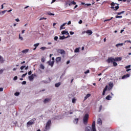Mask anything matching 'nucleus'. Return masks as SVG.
<instances>
[{"label": "nucleus", "instance_id": "obj_1", "mask_svg": "<svg viewBox=\"0 0 131 131\" xmlns=\"http://www.w3.org/2000/svg\"><path fill=\"white\" fill-rule=\"evenodd\" d=\"M85 131H96V121H93L92 127L90 126H87L85 128Z\"/></svg>", "mask_w": 131, "mask_h": 131}, {"label": "nucleus", "instance_id": "obj_2", "mask_svg": "<svg viewBox=\"0 0 131 131\" xmlns=\"http://www.w3.org/2000/svg\"><path fill=\"white\" fill-rule=\"evenodd\" d=\"M118 4L114 3V2H112L111 4V5L112 7H111V8L112 10H114V11H117L118 9H119V6H118Z\"/></svg>", "mask_w": 131, "mask_h": 131}, {"label": "nucleus", "instance_id": "obj_3", "mask_svg": "<svg viewBox=\"0 0 131 131\" xmlns=\"http://www.w3.org/2000/svg\"><path fill=\"white\" fill-rule=\"evenodd\" d=\"M88 121H89V114H86L83 118V123L84 125L88 124Z\"/></svg>", "mask_w": 131, "mask_h": 131}, {"label": "nucleus", "instance_id": "obj_4", "mask_svg": "<svg viewBox=\"0 0 131 131\" xmlns=\"http://www.w3.org/2000/svg\"><path fill=\"white\" fill-rule=\"evenodd\" d=\"M51 124H52V121H51V120H49L47 122L46 125L45 126L46 130H48V129H50V127H51Z\"/></svg>", "mask_w": 131, "mask_h": 131}, {"label": "nucleus", "instance_id": "obj_5", "mask_svg": "<svg viewBox=\"0 0 131 131\" xmlns=\"http://www.w3.org/2000/svg\"><path fill=\"white\" fill-rule=\"evenodd\" d=\"M35 119H33L27 122V125L28 126H30V125H32L34 123V122L35 121Z\"/></svg>", "mask_w": 131, "mask_h": 131}, {"label": "nucleus", "instance_id": "obj_6", "mask_svg": "<svg viewBox=\"0 0 131 131\" xmlns=\"http://www.w3.org/2000/svg\"><path fill=\"white\" fill-rule=\"evenodd\" d=\"M108 63H113L115 62V59L112 57H110L107 59Z\"/></svg>", "mask_w": 131, "mask_h": 131}, {"label": "nucleus", "instance_id": "obj_7", "mask_svg": "<svg viewBox=\"0 0 131 131\" xmlns=\"http://www.w3.org/2000/svg\"><path fill=\"white\" fill-rule=\"evenodd\" d=\"M35 76H36V75L34 74H32L31 76H29V79L30 81H32V80H33V79Z\"/></svg>", "mask_w": 131, "mask_h": 131}, {"label": "nucleus", "instance_id": "obj_8", "mask_svg": "<svg viewBox=\"0 0 131 131\" xmlns=\"http://www.w3.org/2000/svg\"><path fill=\"white\" fill-rule=\"evenodd\" d=\"M48 63L50 66H51V67H53V66H54V63H55V61L50 60L48 61Z\"/></svg>", "mask_w": 131, "mask_h": 131}, {"label": "nucleus", "instance_id": "obj_9", "mask_svg": "<svg viewBox=\"0 0 131 131\" xmlns=\"http://www.w3.org/2000/svg\"><path fill=\"white\" fill-rule=\"evenodd\" d=\"M84 33H87V34H89V35H91V34H93V31L91 30H88L85 32H84Z\"/></svg>", "mask_w": 131, "mask_h": 131}, {"label": "nucleus", "instance_id": "obj_10", "mask_svg": "<svg viewBox=\"0 0 131 131\" xmlns=\"http://www.w3.org/2000/svg\"><path fill=\"white\" fill-rule=\"evenodd\" d=\"M58 53H59V54H61V55H64V54H65V51L63 50L59 49L58 50Z\"/></svg>", "mask_w": 131, "mask_h": 131}, {"label": "nucleus", "instance_id": "obj_11", "mask_svg": "<svg viewBox=\"0 0 131 131\" xmlns=\"http://www.w3.org/2000/svg\"><path fill=\"white\" fill-rule=\"evenodd\" d=\"M50 101H51V99L49 98H46L44 100H43V103L44 104H47V103H49V102H50Z\"/></svg>", "mask_w": 131, "mask_h": 131}, {"label": "nucleus", "instance_id": "obj_12", "mask_svg": "<svg viewBox=\"0 0 131 131\" xmlns=\"http://www.w3.org/2000/svg\"><path fill=\"white\" fill-rule=\"evenodd\" d=\"M123 45H125V43H118V44L116 45V47L117 48H118L119 47H122V46H123Z\"/></svg>", "mask_w": 131, "mask_h": 131}, {"label": "nucleus", "instance_id": "obj_13", "mask_svg": "<svg viewBox=\"0 0 131 131\" xmlns=\"http://www.w3.org/2000/svg\"><path fill=\"white\" fill-rule=\"evenodd\" d=\"M80 48H77L74 50V53H79Z\"/></svg>", "mask_w": 131, "mask_h": 131}, {"label": "nucleus", "instance_id": "obj_14", "mask_svg": "<svg viewBox=\"0 0 131 131\" xmlns=\"http://www.w3.org/2000/svg\"><path fill=\"white\" fill-rule=\"evenodd\" d=\"M62 34H66L67 35H69V33H68V31H63L61 32Z\"/></svg>", "mask_w": 131, "mask_h": 131}, {"label": "nucleus", "instance_id": "obj_15", "mask_svg": "<svg viewBox=\"0 0 131 131\" xmlns=\"http://www.w3.org/2000/svg\"><path fill=\"white\" fill-rule=\"evenodd\" d=\"M97 123L98 124H99V125H101L102 124V120H101V119H98L97 120Z\"/></svg>", "mask_w": 131, "mask_h": 131}, {"label": "nucleus", "instance_id": "obj_16", "mask_svg": "<svg viewBox=\"0 0 131 131\" xmlns=\"http://www.w3.org/2000/svg\"><path fill=\"white\" fill-rule=\"evenodd\" d=\"M61 85V82H59L58 83H55V88H59Z\"/></svg>", "mask_w": 131, "mask_h": 131}, {"label": "nucleus", "instance_id": "obj_17", "mask_svg": "<svg viewBox=\"0 0 131 131\" xmlns=\"http://www.w3.org/2000/svg\"><path fill=\"white\" fill-rule=\"evenodd\" d=\"M28 52H29V49H26V50H24L21 51L22 53H23L24 54H26Z\"/></svg>", "mask_w": 131, "mask_h": 131}, {"label": "nucleus", "instance_id": "obj_18", "mask_svg": "<svg viewBox=\"0 0 131 131\" xmlns=\"http://www.w3.org/2000/svg\"><path fill=\"white\" fill-rule=\"evenodd\" d=\"M122 58L121 57H116L115 58V61H121Z\"/></svg>", "mask_w": 131, "mask_h": 131}, {"label": "nucleus", "instance_id": "obj_19", "mask_svg": "<svg viewBox=\"0 0 131 131\" xmlns=\"http://www.w3.org/2000/svg\"><path fill=\"white\" fill-rule=\"evenodd\" d=\"M90 97H91V94H88L84 97V101H85V100H86V99H88V98H90Z\"/></svg>", "mask_w": 131, "mask_h": 131}, {"label": "nucleus", "instance_id": "obj_20", "mask_svg": "<svg viewBox=\"0 0 131 131\" xmlns=\"http://www.w3.org/2000/svg\"><path fill=\"white\" fill-rule=\"evenodd\" d=\"M78 118L75 119L74 120V123H75V124H77V123H78Z\"/></svg>", "mask_w": 131, "mask_h": 131}, {"label": "nucleus", "instance_id": "obj_21", "mask_svg": "<svg viewBox=\"0 0 131 131\" xmlns=\"http://www.w3.org/2000/svg\"><path fill=\"white\" fill-rule=\"evenodd\" d=\"M40 69H42V70H44V69H45V66L42 63H41L40 64Z\"/></svg>", "mask_w": 131, "mask_h": 131}, {"label": "nucleus", "instance_id": "obj_22", "mask_svg": "<svg viewBox=\"0 0 131 131\" xmlns=\"http://www.w3.org/2000/svg\"><path fill=\"white\" fill-rule=\"evenodd\" d=\"M106 100H110L111 99H112V97H111L110 95L107 96L105 98Z\"/></svg>", "mask_w": 131, "mask_h": 131}, {"label": "nucleus", "instance_id": "obj_23", "mask_svg": "<svg viewBox=\"0 0 131 131\" xmlns=\"http://www.w3.org/2000/svg\"><path fill=\"white\" fill-rule=\"evenodd\" d=\"M56 60L57 63H59V62H60L61 61V57H58L56 58Z\"/></svg>", "mask_w": 131, "mask_h": 131}, {"label": "nucleus", "instance_id": "obj_24", "mask_svg": "<svg viewBox=\"0 0 131 131\" xmlns=\"http://www.w3.org/2000/svg\"><path fill=\"white\" fill-rule=\"evenodd\" d=\"M18 39H20V40H23V37L21 36V34H19Z\"/></svg>", "mask_w": 131, "mask_h": 131}, {"label": "nucleus", "instance_id": "obj_25", "mask_svg": "<svg viewBox=\"0 0 131 131\" xmlns=\"http://www.w3.org/2000/svg\"><path fill=\"white\" fill-rule=\"evenodd\" d=\"M65 38H66V37L64 35L59 36V39H65Z\"/></svg>", "mask_w": 131, "mask_h": 131}, {"label": "nucleus", "instance_id": "obj_26", "mask_svg": "<svg viewBox=\"0 0 131 131\" xmlns=\"http://www.w3.org/2000/svg\"><path fill=\"white\" fill-rule=\"evenodd\" d=\"M47 14H48V15H49L50 16H55V14L51 13V12H48L47 13Z\"/></svg>", "mask_w": 131, "mask_h": 131}, {"label": "nucleus", "instance_id": "obj_27", "mask_svg": "<svg viewBox=\"0 0 131 131\" xmlns=\"http://www.w3.org/2000/svg\"><path fill=\"white\" fill-rule=\"evenodd\" d=\"M66 24H67V23H64L63 25H62L61 26H60V30H62V27H64V26H65Z\"/></svg>", "mask_w": 131, "mask_h": 131}, {"label": "nucleus", "instance_id": "obj_28", "mask_svg": "<svg viewBox=\"0 0 131 131\" xmlns=\"http://www.w3.org/2000/svg\"><path fill=\"white\" fill-rule=\"evenodd\" d=\"M108 85L111 86V88H113V83L110 82L108 84Z\"/></svg>", "mask_w": 131, "mask_h": 131}, {"label": "nucleus", "instance_id": "obj_29", "mask_svg": "<svg viewBox=\"0 0 131 131\" xmlns=\"http://www.w3.org/2000/svg\"><path fill=\"white\" fill-rule=\"evenodd\" d=\"M47 47H41L40 50H42V51H45V50H47Z\"/></svg>", "mask_w": 131, "mask_h": 131}, {"label": "nucleus", "instance_id": "obj_30", "mask_svg": "<svg viewBox=\"0 0 131 131\" xmlns=\"http://www.w3.org/2000/svg\"><path fill=\"white\" fill-rule=\"evenodd\" d=\"M19 95H20V93H19V92H16L14 94V95L16 96V97H18V96H19Z\"/></svg>", "mask_w": 131, "mask_h": 131}, {"label": "nucleus", "instance_id": "obj_31", "mask_svg": "<svg viewBox=\"0 0 131 131\" xmlns=\"http://www.w3.org/2000/svg\"><path fill=\"white\" fill-rule=\"evenodd\" d=\"M0 62H4V58L0 55Z\"/></svg>", "mask_w": 131, "mask_h": 131}, {"label": "nucleus", "instance_id": "obj_32", "mask_svg": "<svg viewBox=\"0 0 131 131\" xmlns=\"http://www.w3.org/2000/svg\"><path fill=\"white\" fill-rule=\"evenodd\" d=\"M38 46H39V43H37L34 45V47H35V48H37V47H38Z\"/></svg>", "mask_w": 131, "mask_h": 131}, {"label": "nucleus", "instance_id": "obj_33", "mask_svg": "<svg viewBox=\"0 0 131 131\" xmlns=\"http://www.w3.org/2000/svg\"><path fill=\"white\" fill-rule=\"evenodd\" d=\"M49 81H43V82H45V83H49V82H51V79L49 78Z\"/></svg>", "mask_w": 131, "mask_h": 131}, {"label": "nucleus", "instance_id": "obj_34", "mask_svg": "<svg viewBox=\"0 0 131 131\" xmlns=\"http://www.w3.org/2000/svg\"><path fill=\"white\" fill-rule=\"evenodd\" d=\"M25 67H26V66H21V67L20 68V69L21 70H23V69H24V68H25Z\"/></svg>", "mask_w": 131, "mask_h": 131}, {"label": "nucleus", "instance_id": "obj_35", "mask_svg": "<svg viewBox=\"0 0 131 131\" xmlns=\"http://www.w3.org/2000/svg\"><path fill=\"white\" fill-rule=\"evenodd\" d=\"M4 70L2 69L1 70H0V75L1 74H3V73L4 72Z\"/></svg>", "mask_w": 131, "mask_h": 131}, {"label": "nucleus", "instance_id": "obj_36", "mask_svg": "<svg viewBox=\"0 0 131 131\" xmlns=\"http://www.w3.org/2000/svg\"><path fill=\"white\" fill-rule=\"evenodd\" d=\"M76 101V99H75V98H73L72 102V103H75Z\"/></svg>", "mask_w": 131, "mask_h": 131}, {"label": "nucleus", "instance_id": "obj_37", "mask_svg": "<svg viewBox=\"0 0 131 131\" xmlns=\"http://www.w3.org/2000/svg\"><path fill=\"white\" fill-rule=\"evenodd\" d=\"M108 90V85H106L105 88L104 89L103 91H107Z\"/></svg>", "mask_w": 131, "mask_h": 131}, {"label": "nucleus", "instance_id": "obj_38", "mask_svg": "<svg viewBox=\"0 0 131 131\" xmlns=\"http://www.w3.org/2000/svg\"><path fill=\"white\" fill-rule=\"evenodd\" d=\"M88 73H90V70H88L84 72L85 74H88Z\"/></svg>", "mask_w": 131, "mask_h": 131}, {"label": "nucleus", "instance_id": "obj_39", "mask_svg": "<svg viewBox=\"0 0 131 131\" xmlns=\"http://www.w3.org/2000/svg\"><path fill=\"white\" fill-rule=\"evenodd\" d=\"M71 5H76V3L74 1H72L71 3Z\"/></svg>", "mask_w": 131, "mask_h": 131}, {"label": "nucleus", "instance_id": "obj_40", "mask_svg": "<svg viewBox=\"0 0 131 131\" xmlns=\"http://www.w3.org/2000/svg\"><path fill=\"white\" fill-rule=\"evenodd\" d=\"M113 64L114 66H117V63L115 62V61L113 62Z\"/></svg>", "mask_w": 131, "mask_h": 131}, {"label": "nucleus", "instance_id": "obj_41", "mask_svg": "<svg viewBox=\"0 0 131 131\" xmlns=\"http://www.w3.org/2000/svg\"><path fill=\"white\" fill-rule=\"evenodd\" d=\"M27 75V73L24 74L21 77H25Z\"/></svg>", "mask_w": 131, "mask_h": 131}, {"label": "nucleus", "instance_id": "obj_42", "mask_svg": "<svg viewBox=\"0 0 131 131\" xmlns=\"http://www.w3.org/2000/svg\"><path fill=\"white\" fill-rule=\"evenodd\" d=\"M124 13V11H122L121 12H119L117 13V15H121V14H123Z\"/></svg>", "mask_w": 131, "mask_h": 131}, {"label": "nucleus", "instance_id": "obj_43", "mask_svg": "<svg viewBox=\"0 0 131 131\" xmlns=\"http://www.w3.org/2000/svg\"><path fill=\"white\" fill-rule=\"evenodd\" d=\"M41 62H42V63L45 62V57H42L41 59Z\"/></svg>", "mask_w": 131, "mask_h": 131}, {"label": "nucleus", "instance_id": "obj_44", "mask_svg": "<svg viewBox=\"0 0 131 131\" xmlns=\"http://www.w3.org/2000/svg\"><path fill=\"white\" fill-rule=\"evenodd\" d=\"M116 18H122V16H118V15H116Z\"/></svg>", "mask_w": 131, "mask_h": 131}, {"label": "nucleus", "instance_id": "obj_45", "mask_svg": "<svg viewBox=\"0 0 131 131\" xmlns=\"http://www.w3.org/2000/svg\"><path fill=\"white\" fill-rule=\"evenodd\" d=\"M17 79H18V77H17V76H15L13 78V80H17Z\"/></svg>", "mask_w": 131, "mask_h": 131}, {"label": "nucleus", "instance_id": "obj_46", "mask_svg": "<svg viewBox=\"0 0 131 131\" xmlns=\"http://www.w3.org/2000/svg\"><path fill=\"white\" fill-rule=\"evenodd\" d=\"M128 68H130V65H128L125 67L126 69H128Z\"/></svg>", "mask_w": 131, "mask_h": 131}, {"label": "nucleus", "instance_id": "obj_47", "mask_svg": "<svg viewBox=\"0 0 131 131\" xmlns=\"http://www.w3.org/2000/svg\"><path fill=\"white\" fill-rule=\"evenodd\" d=\"M124 78H127L126 76L125 75L122 76V79H124Z\"/></svg>", "mask_w": 131, "mask_h": 131}, {"label": "nucleus", "instance_id": "obj_48", "mask_svg": "<svg viewBox=\"0 0 131 131\" xmlns=\"http://www.w3.org/2000/svg\"><path fill=\"white\" fill-rule=\"evenodd\" d=\"M21 84H26V81H23L21 82Z\"/></svg>", "mask_w": 131, "mask_h": 131}, {"label": "nucleus", "instance_id": "obj_49", "mask_svg": "<svg viewBox=\"0 0 131 131\" xmlns=\"http://www.w3.org/2000/svg\"><path fill=\"white\" fill-rule=\"evenodd\" d=\"M105 93H106V91L103 90V93H102V95H103V96H105Z\"/></svg>", "mask_w": 131, "mask_h": 131}, {"label": "nucleus", "instance_id": "obj_50", "mask_svg": "<svg viewBox=\"0 0 131 131\" xmlns=\"http://www.w3.org/2000/svg\"><path fill=\"white\" fill-rule=\"evenodd\" d=\"M58 36H55V37H54V40H58Z\"/></svg>", "mask_w": 131, "mask_h": 131}, {"label": "nucleus", "instance_id": "obj_51", "mask_svg": "<svg viewBox=\"0 0 131 131\" xmlns=\"http://www.w3.org/2000/svg\"><path fill=\"white\" fill-rule=\"evenodd\" d=\"M70 34H71V35H73V34H74V33L72 31L70 32Z\"/></svg>", "mask_w": 131, "mask_h": 131}, {"label": "nucleus", "instance_id": "obj_52", "mask_svg": "<svg viewBox=\"0 0 131 131\" xmlns=\"http://www.w3.org/2000/svg\"><path fill=\"white\" fill-rule=\"evenodd\" d=\"M32 73V72L31 71H29V72H28V74H29V75H31V74Z\"/></svg>", "mask_w": 131, "mask_h": 131}, {"label": "nucleus", "instance_id": "obj_53", "mask_svg": "<svg viewBox=\"0 0 131 131\" xmlns=\"http://www.w3.org/2000/svg\"><path fill=\"white\" fill-rule=\"evenodd\" d=\"M85 6H88L89 7L90 6H92V4H85Z\"/></svg>", "mask_w": 131, "mask_h": 131}, {"label": "nucleus", "instance_id": "obj_54", "mask_svg": "<svg viewBox=\"0 0 131 131\" xmlns=\"http://www.w3.org/2000/svg\"><path fill=\"white\" fill-rule=\"evenodd\" d=\"M28 68H29V67L27 66L26 67H25V70H28Z\"/></svg>", "mask_w": 131, "mask_h": 131}, {"label": "nucleus", "instance_id": "obj_55", "mask_svg": "<svg viewBox=\"0 0 131 131\" xmlns=\"http://www.w3.org/2000/svg\"><path fill=\"white\" fill-rule=\"evenodd\" d=\"M4 5H6V3H4V4H3L2 6H1V9H4Z\"/></svg>", "mask_w": 131, "mask_h": 131}, {"label": "nucleus", "instance_id": "obj_56", "mask_svg": "<svg viewBox=\"0 0 131 131\" xmlns=\"http://www.w3.org/2000/svg\"><path fill=\"white\" fill-rule=\"evenodd\" d=\"M3 91H4V88H0V92H3Z\"/></svg>", "mask_w": 131, "mask_h": 131}, {"label": "nucleus", "instance_id": "obj_57", "mask_svg": "<svg viewBox=\"0 0 131 131\" xmlns=\"http://www.w3.org/2000/svg\"><path fill=\"white\" fill-rule=\"evenodd\" d=\"M101 110H102V105H100L99 107V112L101 111Z\"/></svg>", "mask_w": 131, "mask_h": 131}, {"label": "nucleus", "instance_id": "obj_58", "mask_svg": "<svg viewBox=\"0 0 131 131\" xmlns=\"http://www.w3.org/2000/svg\"><path fill=\"white\" fill-rule=\"evenodd\" d=\"M15 21H16V22H19V21H20V20L19 19V18H16V19H15Z\"/></svg>", "mask_w": 131, "mask_h": 131}, {"label": "nucleus", "instance_id": "obj_59", "mask_svg": "<svg viewBox=\"0 0 131 131\" xmlns=\"http://www.w3.org/2000/svg\"><path fill=\"white\" fill-rule=\"evenodd\" d=\"M82 23V20H80L79 21V24H81Z\"/></svg>", "mask_w": 131, "mask_h": 131}, {"label": "nucleus", "instance_id": "obj_60", "mask_svg": "<svg viewBox=\"0 0 131 131\" xmlns=\"http://www.w3.org/2000/svg\"><path fill=\"white\" fill-rule=\"evenodd\" d=\"M70 24H71V21H69L68 23V25H70Z\"/></svg>", "mask_w": 131, "mask_h": 131}, {"label": "nucleus", "instance_id": "obj_61", "mask_svg": "<svg viewBox=\"0 0 131 131\" xmlns=\"http://www.w3.org/2000/svg\"><path fill=\"white\" fill-rule=\"evenodd\" d=\"M126 75V77H129V74H126V75Z\"/></svg>", "mask_w": 131, "mask_h": 131}, {"label": "nucleus", "instance_id": "obj_62", "mask_svg": "<svg viewBox=\"0 0 131 131\" xmlns=\"http://www.w3.org/2000/svg\"><path fill=\"white\" fill-rule=\"evenodd\" d=\"M24 32H25V30H23L21 31L22 34H24Z\"/></svg>", "mask_w": 131, "mask_h": 131}, {"label": "nucleus", "instance_id": "obj_63", "mask_svg": "<svg viewBox=\"0 0 131 131\" xmlns=\"http://www.w3.org/2000/svg\"><path fill=\"white\" fill-rule=\"evenodd\" d=\"M131 69H128L126 70V72H128V71H130Z\"/></svg>", "mask_w": 131, "mask_h": 131}, {"label": "nucleus", "instance_id": "obj_64", "mask_svg": "<svg viewBox=\"0 0 131 131\" xmlns=\"http://www.w3.org/2000/svg\"><path fill=\"white\" fill-rule=\"evenodd\" d=\"M6 12H7V10H4V11H2V13L3 14H5V13H6Z\"/></svg>", "mask_w": 131, "mask_h": 131}]
</instances>
